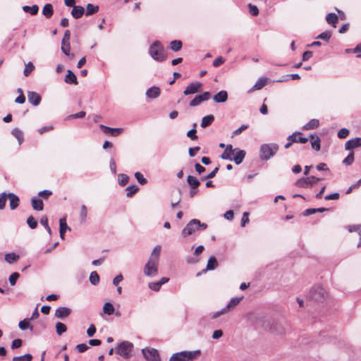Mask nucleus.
Returning a JSON list of instances; mask_svg holds the SVG:
<instances>
[{"instance_id": "obj_1", "label": "nucleus", "mask_w": 361, "mask_h": 361, "mask_svg": "<svg viewBox=\"0 0 361 361\" xmlns=\"http://www.w3.org/2000/svg\"><path fill=\"white\" fill-rule=\"evenodd\" d=\"M161 245H156L144 267V274L147 276L154 277L158 274V264L159 261Z\"/></svg>"}, {"instance_id": "obj_2", "label": "nucleus", "mask_w": 361, "mask_h": 361, "mask_svg": "<svg viewBox=\"0 0 361 361\" xmlns=\"http://www.w3.org/2000/svg\"><path fill=\"white\" fill-rule=\"evenodd\" d=\"M201 355L200 350L192 351H181L173 353L169 361H193Z\"/></svg>"}, {"instance_id": "obj_3", "label": "nucleus", "mask_w": 361, "mask_h": 361, "mask_svg": "<svg viewBox=\"0 0 361 361\" xmlns=\"http://www.w3.org/2000/svg\"><path fill=\"white\" fill-rule=\"evenodd\" d=\"M276 143L262 144L259 147V159L262 161H267L273 157L279 150Z\"/></svg>"}, {"instance_id": "obj_4", "label": "nucleus", "mask_w": 361, "mask_h": 361, "mask_svg": "<svg viewBox=\"0 0 361 361\" xmlns=\"http://www.w3.org/2000/svg\"><path fill=\"white\" fill-rule=\"evenodd\" d=\"M149 54L154 60L158 62H163L166 59L164 48L159 41H155L151 44Z\"/></svg>"}, {"instance_id": "obj_5", "label": "nucleus", "mask_w": 361, "mask_h": 361, "mask_svg": "<svg viewBox=\"0 0 361 361\" xmlns=\"http://www.w3.org/2000/svg\"><path fill=\"white\" fill-rule=\"evenodd\" d=\"M207 228V224L201 223L198 219H194L190 221L182 231L184 237L192 235L197 231H203Z\"/></svg>"}, {"instance_id": "obj_6", "label": "nucleus", "mask_w": 361, "mask_h": 361, "mask_svg": "<svg viewBox=\"0 0 361 361\" xmlns=\"http://www.w3.org/2000/svg\"><path fill=\"white\" fill-rule=\"evenodd\" d=\"M133 350V344L129 341H122L118 343L116 353L124 358H129Z\"/></svg>"}, {"instance_id": "obj_7", "label": "nucleus", "mask_w": 361, "mask_h": 361, "mask_svg": "<svg viewBox=\"0 0 361 361\" xmlns=\"http://www.w3.org/2000/svg\"><path fill=\"white\" fill-rule=\"evenodd\" d=\"M326 296V290L320 286H314L310 291L308 297L315 301L322 302Z\"/></svg>"}, {"instance_id": "obj_8", "label": "nucleus", "mask_w": 361, "mask_h": 361, "mask_svg": "<svg viewBox=\"0 0 361 361\" xmlns=\"http://www.w3.org/2000/svg\"><path fill=\"white\" fill-rule=\"evenodd\" d=\"M321 180L322 178H317L314 176L301 178L295 182V185L302 188H308L312 187Z\"/></svg>"}, {"instance_id": "obj_9", "label": "nucleus", "mask_w": 361, "mask_h": 361, "mask_svg": "<svg viewBox=\"0 0 361 361\" xmlns=\"http://www.w3.org/2000/svg\"><path fill=\"white\" fill-rule=\"evenodd\" d=\"M145 358L148 361H160L159 354L154 348H145L142 350Z\"/></svg>"}, {"instance_id": "obj_10", "label": "nucleus", "mask_w": 361, "mask_h": 361, "mask_svg": "<svg viewBox=\"0 0 361 361\" xmlns=\"http://www.w3.org/2000/svg\"><path fill=\"white\" fill-rule=\"evenodd\" d=\"M71 32L69 30H66L64 32V35L61 42V51L66 55H70L71 44H70Z\"/></svg>"}, {"instance_id": "obj_11", "label": "nucleus", "mask_w": 361, "mask_h": 361, "mask_svg": "<svg viewBox=\"0 0 361 361\" xmlns=\"http://www.w3.org/2000/svg\"><path fill=\"white\" fill-rule=\"evenodd\" d=\"M242 298H233L230 302L228 303V305L221 310L215 312L213 315V318H216L219 317L220 315L225 314L231 308L235 307L237 305H238L241 300Z\"/></svg>"}, {"instance_id": "obj_12", "label": "nucleus", "mask_w": 361, "mask_h": 361, "mask_svg": "<svg viewBox=\"0 0 361 361\" xmlns=\"http://www.w3.org/2000/svg\"><path fill=\"white\" fill-rule=\"evenodd\" d=\"M211 97L209 92H204L202 94L196 95L190 102L189 105L192 107L200 105L202 102L207 101Z\"/></svg>"}, {"instance_id": "obj_13", "label": "nucleus", "mask_w": 361, "mask_h": 361, "mask_svg": "<svg viewBox=\"0 0 361 361\" xmlns=\"http://www.w3.org/2000/svg\"><path fill=\"white\" fill-rule=\"evenodd\" d=\"M233 154H232V161L235 163V164H240L246 155V152L243 149H240L238 147L233 148Z\"/></svg>"}, {"instance_id": "obj_14", "label": "nucleus", "mask_w": 361, "mask_h": 361, "mask_svg": "<svg viewBox=\"0 0 361 361\" xmlns=\"http://www.w3.org/2000/svg\"><path fill=\"white\" fill-rule=\"evenodd\" d=\"M71 309L67 307H59L55 311L54 316L60 319H64L71 314Z\"/></svg>"}, {"instance_id": "obj_15", "label": "nucleus", "mask_w": 361, "mask_h": 361, "mask_svg": "<svg viewBox=\"0 0 361 361\" xmlns=\"http://www.w3.org/2000/svg\"><path fill=\"white\" fill-rule=\"evenodd\" d=\"M202 83L200 82H191L189 84L187 87L183 91V94L185 95H189L191 94L197 93L200 91V89L202 87Z\"/></svg>"}, {"instance_id": "obj_16", "label": "nucleus", "mask_w": 361, "mask_h": 361, "mask_svg": "<svg viewBox=\"0 0 361 361\" xmlns=\"http://www.w3.org/2000/svg\"><path fill=\"white\" fill-rule=\"evenodd\" d=\"M27 99L28 102L33 106H38L41 102L42 97L38 93L35 92L28 91Z\"/></svg>"}, {"instance_id": "obj_17", "label": "nucleus", "mask_w": 361, "mask_h": 361, "mask_svg": "<svg viewBox=\"0 0 361 361\" xmlns=\"http://www.w3.org/2000/svg\"><path fill=\"white\" fill-rule=\"evenodd\" d=\"M8 198L9 199V207L11 210L16 209L20 204L19 197L13 192L8 193Z\"/></svg>"}, {"instance_id": "obj_18", "label": "nucleus", "mask_w": 361, "mask_h": 361, "mask_svg": "<svg viewBox=\"0 0 361 361\" xmlns=\"http://www.w3.org/2000/svg\"><path fill=\"white\" fill-rule=\"evenodd\" d=\"M361 146V137H355L348 140L345 144V149L350 150Z\"/></svg>"}, {"instance_id": "obj_19", "label": "nucleus", "mask_w": 361, "mask_h": 361, "mask_svg": "<svg viewBox=\"0 0 361 361\" xmlns=\"http://www.w3.org/2000/svg\"><path fill=\"white\" fill-rule=\"evenodd\" d=\"M161 94V90L159 87L153 86L148 88L146 91V97L150 99H155L159 97Z\"/></svg>"}, {"instance_id": "obj_20", "label": "nucleus", "mask_w": 361, "mask_h": 361, "mask_svg": "<svg viewBox=\"0 0 361 361\" xmlns=\"http://www.w3.org/2000/svg\"><path fill=\"white\" fill-rule=\"evenodd\" d=\"M213 99L216 103H223L228 99V93L226 90H221L214 95Z\"/></svg>"}, {"instance_id": "obj_21", "label": "nucleus", "mask_w": 361, "mask_h": 361, "mask_svg": "<svg viewBox=\"0 0 361 361\" xmlns=\"http://www.w3.org/2000/svg\"><path fill=\"white\" fill-rule=\"evenodd\" d=\"M32 207L36 211H42L44 209V204L42 199L37 197H33L31 199Z\"/></svg>"}, {"instance_id": "obj_22", "label": "nucleus", "mask_w": 361, "mask_h": 361, "mask_svg": "<svg viewBox=\"0 0 361 361\" xmlns=\"http://www.w3.org/2000/svg\"><path fill=\"white\" fill-rule=\"evenodd\" d=\"M233 151L232 145H227L225 150L221 154L220 157L224 160L232 161V154H233Z\"/></svg>"}, {"instance_id": "obj_23", "label": "nucleus", "mask_w": 361, "mask_h": 361, "mask_svg": "<svg viewBox=\"0 0 361 361\" xmlns=\"http://www.w3.org/2000/svg\"><path fill=\"white\" fill-rule=\"evenodd\" d=\"M310 139L311 140V145L313 149L316 151H319L321 148V140L320 138L315 135L314 134H311L310 135Z\"/></svg>"}, {"instance_id": "obj_24", "label": "nucleus", "mask_w": 361, "mask_h": 361, "mask_svg": "<svg viewBox=\"0 0 361 361\" xmlns=\"http://www.w3.org/2000/svg\"><path fill=\"white\" fill-rule=\"evenodd\" d=\"M67 230H71L68 226L66 224V218H61L59 220V234L60 237L63 239L65 233Z\"/></svg>"}, {"instance_id": "obj_25", "label": "nucleus", "mask_w": 361, "mask_h": 361, "mask_svg": "<svg viewBox=\"0 0 361 361\" xmlns=\"http://www.w3.org/2000/svg\"><path fill=\"white\" fill-rule=\"evenodd\" d=\"M84 13L85 9L82 6H73V8L71 11V15L75 19L80 18L83 16Z\"/></svg>"}, {"instance_id": "obj_26", "label": "nucleus", "mask_w": 361, "mask_h": 361, "mask_svg": "<svg viewBox=\"0 0 361 361\" xmlns=\"http://www.w3.org/2000/svg\"><path fill=\"white\" fill-rule=\"evenodd\" d=\"M187 183L191 189H197L200 185V180L196 177L190 175L187 177Z\"/></svg>"}, {"instance_id": "obj_27", "label": "nucleus", "mask_w": 361, "mask_h": 361, "mask_svg": "<svg viewBox=\"0 0 361 361\" xmlns=\"http://www.w3.org/2000/svg\"><path fill=\"white\" fill-rule=\"evenodd\" d=\"M65 82L68 84H78L77 77L71 70L67 71V74L65 77Z\"/></svg>"}, {"instance_id": "obj_28", "label": "nucleus", "mask_w": 361, "mask_h": 361, "mask_svg": "<svg viewBox=\"0 0 361 361\" xmlns=\"http://www.w3.org/2000/svg\"><path fill=\"white\" fill-rule=\"evenodd\" d=\"M218 267V262L215 257L212 256L209 258L206 267V269L203 270V271H206L207 270L212 271L214 270Z\"/></svg>"}, {"instance_id": "obj_29", "label": "nucleus", "mask_w": 361, "mask_h": 361, "mask_svg": "<svg viewBox=\"0 0 361 361\" xmlns=\"http://www.w3.org/2000/svg\"><path fill=\"white\" fill-rule=\"evenodd\" d=\"M319 125V120L316 118L311 119L309 122L305 124L302 127V129L305 130H312L317 128Z\"/></svg>"}, {"instance_id": "obj_30", "label": "nucleus", "mask_w": 361, "mask_h": 361, "mask_svg": "<svg viewBox=\"0 0 361 361\" xmlns=\"http://www.w3.org/2000/svg\"><path fill=\"white\" fill-rule=\"evenodd\" d=\"M269 330L275 334H283L284 333V329L280 326L279 324L273 322L271 324L269 323Z\"/></svg>"}, {"instance_id": "obj_31", "label": "nucleus", "mask_w": 361, "mask_h": 361, "mask_svg": "<svg viewBox=\"0 0 361 361\" xmlns=\"http://www.w3.org/2000/svg\"><path fill=\"white\" fill-rule=\"evenodd\" d=\"M42 14L47 18H51L54 14L53 6L51 4H47L42 9Z\"/></svg>"}, {"instance_id": "obj_32", "label": "nucleus", "mask_w": 361, "mask_h": 361, "mask_svg": "<svg viewBox=\"0 0 361 361\" xmlns=\"http://www.w3.org/2000/svg\"><path fill=\"white\" fill-rule=\"evenodd\" d=\"M22 9L25 13H29L32 16H35L38 13L39 6L37 4H35L32 6H23Z\"/></svg>"}, {"instance_id": "obj_33", "label": "nucleus", "mask_w": 361, "mask_h": 361, "mask_svg": "<svg viewBox=\"0 0 361 361\" xmlns=\"http://www.w3.org/2000/svg\"><path fill=\"white\" fill-rule=\"evenodd\" d=\"M11 134L18 140L19 145L23 143L24 137L21 130L18 128H15L12 130Z\"/></svg>"}, {"instance_id": "obj_34", "label": "nucleus", "mask_w": 361, "mask_h": 361, "mask_svg": "<svg viewBox=\"0 0 361 361\" xmlns=\"http://www.w3.org/2000/svg\"><path fill=\"white\" fill-rule=\"evenodd\" d=\"M214 121V116L212 114L204 116L202 119L201 127L204 128L210 126Z\"/></svg>"}, {"instance_id": "obj_35", "label": "nucleus", "mask_w": 361, "mask_h": 361, "mask_svg": "<svg viewBox=\"0 0 361 361\" xmlns=\"http://www.w3.org/2000/svg\"><path fill=\"white\" fill-rule=\"evenodd\" d=\"M18 327L20 329L25 331L27 329H30L31 331L33 330V326L30 325L29 319H24L20 321L18 324Z\"/></svg>"}, {"instance_id": "obj_36", "label": "nucleus", "mask_w": 361, "mask_h": 361, "mask_svg": "<svg viewBox=\"0 0 361 361\" xmlns=\"http://www.w3.org/2000/svg\"><path fill=\"white\" fill-rule=\"evenodd\" d=\"M115 309L112 303L107 302L104 303L103 307V312L107 315H111L114 313Z\"/></svg>"}, {"instance_id": "obj_37", "label": "nucleus", "mask_w": 361, "mask_h": 361, "mask_svg": "<svg viewBox=\"0 0 361 361\" xmlns=\"http://www.w3.org/2000/svg\"><path fill=\"white\" fill-rule=\"evenodd\" d=\"M99 11V6L97 5H93L92 4H87L86 6V16H91Z\"/></svg>"}, {"instance_id": "obj_38", "label": "nucleus", "mask_w": 361, "mask_h": 361, "mask_svg": "<svg viewBox=\"0 0 361 361\" xmlns=\"http://www.w3.org/2000/svg\"><path fill=\"white\" fill-rule=\"evenodd\" d=\"M326 20L329 24L335 27V24L338 21V16L334 13H328L326 16Z\"/></svg>"}, {"instance_id": "obj_39", "label": "nucleus", "mask_w": 361, "mask_h": 361, "mask_svg": "<svg viewBox=\"0 0 361 361\" xmlns=\"http://www.w3.org/2000/svg\"><path fill=\"white\" fill-rule=\"evenodd\" d=\"M19 259V255L14 252L8 253L5 255V261L8 264H12Z\"/></svg>"}, {"instance_id": "obj_40", "label": "nucleus", "mask_w": 361, "mask_h": 361, "mask_svg": "<svg viewBox=\"0 0 361 361\" xmlns=\"http://www.w3.org/2000/svg\"><path fill=\"white\" fill-rule=\"evenodd\" d=\"M183 43L180 40H173L170 43V49L173 51H178L181 49Z\"/></svg>"}, {"instance_id": "obj_41", "label": "nucleus", "mask_w": 361, "mask_h": 361, "mask_svg": "<svg viewBox=\"0 0 361 361\" xmlns=\"http://www.w3.org/2000/svg\"><path fill=\"white\" fill-rule=\"evenodd\" d=\"M126 190L127 191L126 196L131 197L139 190V187L136 185H129L126 188Z\"/></svg>"}, {"instance_id": "obj_42", "label": "nucleus", "mask_w": 361, "mask_h": 361, "mask_svg": "<svg viewBox=\"0 0 361 361\" xmlns=\"http://www.w3.org/2000/svg\"><path fill=\"white\" fill-rule=\"evenodd\" d=\"M118 181L121 186H125L129 181V176L125 173H120L118 176Z\"/></svg>"}, {"instance_id": "obj_43", "label": "nucleus", "mask_w": 361, "mask_h": 361, "mask_svg": "<svg viewBox=\"0 0 361 361\" xmlns=\"http://www.w3.org/2000/svg\"><path fill=\"white\" fill-rule=\"evenodd\" d=\"M32 355L27 353L23 355L13 357L12 361H32Z\"/></svg>"}, {"instance_id": "obj_44", "label": "nucleus", "mask_w": 361, "mask_h": 361, "mask_svg": "<svg viewBox=\"0 0 361 361\" xmlns=\"http://www.w3.org/2000/svg\"><path fill=\"white\" fill-rule=\"evenodd\" d=\"M67 331L66 326L62 322H57L56 324V334L61 336L62 334L65 333Z\"/></svg>"}, {"instance_id": "obj_45", "label": "nucleus", "mask_w": 361, "mask_h": 361, "mask_svg": "<svg viewBox=\"0 0 361 361\" xmlns=\"http://www.w3.org/2000/svg\"><path fill=\"white\" fill-rule=\"evenodd\" d=\"M267 78H259L256 83L252 87L253 90H260L264 87L267 84Z\"/></svg>"}, {"instance_id": "obj_46", "label": "nucleus", "mask_w": 361, "mask_h": 361, "mask_svg": "<svg viewBox=\"0 0 361 361\" xmlns=\"http://www.w3.org/2000/svg\"><path fill=\"white\" fill-rule=\"evenodd\" d=\"M99 281V276L98 274L97 273V271H92L90 275V282L92 285L96 286L97 284H98Z\"/></svg>"}, {"instance_id": "obj_47", "label": "nucleus", "mask_w": 361, "mask_h": 361, "mask_svg": "<svg viewBox=\"0 0 361 361\" xmlns=\"http://www.w3.org/2000/svg\"><path fill=\"white\" fill-rule=\"evenodd\" d=\"M87 215V209L85 205L82 204L80 208V221L84 223Z\"/></svg>"}, {"instance_id": "obj_48", "label": "nucleus", "mask_w": 361, "mask_h": 361, "mask_svg": "<svg viewBox=\"0 0 361 361\" xmlns=\"http://www.w3.org/2000/svg\"><path fill=\"white\" fill-rule=\"evenodd\" d=\"M134 176L137 182L140 185H143L147 183V179L143 176V175L140 172H135Z\"/></svg>"}, {"instance_id": "obj_49", "label": "nucleus", "mask_w": 361, "mask_h": 361, "mask_svg": "<svg viewBox=\"0 0 361 361\" xmlns=\"http://www.w3.org/2000/svg\"><path fill=\"white\" fill-rule=\"evenodd\" d=\"M8 193L3 192L0 194V210H2L5 208Z\"/></svg>"}, {"instance_id": "obj_50", "label": "nucleus", "mask_w": 361, "mask_h": 361, "mask_svg": "<svg viewBox=\"0 0 361 361\" xmlns=\"http://www.w3.org/2000/svg\"><path fill=\"white\" fill-rule=\"evenodd\" d=\"M26 222H27V224L28 225V226L31 229H35L37 226V221H36V219L32 216H30L27 219V221Z\"/></svg>"}, {"instance_id": "obj_51", "label": "nucleus", "mask_w": 361, "mask_h": 361, "mask_svg": "<svg viewBox=\"0 0 361 361\" xmlns=\"http://www.w3.org/2000/svg\"><path fill=\"white\" fill-rule=\"evenodd\" d=\"M331 37V32L330 31H325L319 34L316 38L328 42Z\"/></svg>"}, {"instance_id": "obj_52", "label": "nucleus", "mask_w": 361, "mask_h": 361, "mask_svg": "<svg viewBox=\"0 0 361 361\" xmlns=\"http://www.w3.org/2000/svg\"><path fill=\"white\" fill-rule=\"evenodd\" d=\"M148 287L154 291H159L161 287V285L159 281L150 282L148 283Z\"/></svg>"}, {"instance_id": "obj_53", "label": "nucleus", "mask_w": 361, "mask_h": 361, "mask_svg": "<svg viewBox=\"0 0 361 361\" xmlns=\"http://www.w3.org/2000/svg\"><path fill=\"white\" fill-rule=\"evenodd\" d=\"M354 161V154L353 152H350L343 161V163L346 165H350Z\"/></svg>"}, {"instance_id": "obj_54", "label": "nucleus", "mask_w": 361, "mask_h": 361, "mask_svg": "<svg viewBox=\"0 0 361 361\" xmlns=\"http://www.w3.org/2000/svg\"><path fill=\"white\" fill-rule=\"evenodd\" d=\"M20 277V274L18 272H13L9 276L10 284L13 286L16 283L17 280Z\"/></svg>"}, {"instance_id": "obj_55", "label": "nucleus", "mask_w": 361, "mask_h": 361, "mask_svg": "<svg viewBox=\"0 0 361 361\" xmlns=\"http://www.w3.org/2000/svg\"><path fill=\"white\" fill-rule=\"evenodd\" d=\"M250 13L253 16H257L259 14L258 8L252 4L247 5Z\"/></svg>"}, {"instance_id": "obj_56", "label": "nucleus", "mask_w": 361, "mask_h": 361, "mask_svg": "<svg viewBox=\"0 0 361 361\" xmlns=\"http://www.w3.org/2000/svg\"><path fill=\"white\" fill-rule=\"evenodd\" d=\"M35 68L34 65L32 63L29 62L27 64L25 65V69L23 71V73L25 76H27Z\"/></svg>"}, {"instance_id": "obj_57", "label": "nucleus", "mask_w": 361, "mask_h": 361, "mask_svg": "<svg viewBox=\"0 0 361 361\" xmlns=\"http://www.w3.org/2000/svg\"><path fill=\"white\" fill-rule=\"evenodd\" d=\"M219 166H216L209 174H207V176L202 177V180L210 179V178H214L216 176V174L217 173V172L219 171Z\"/></svg>"}, {"instance_id": "obj_58", "label": "nucleus", "mask_w": 361, "mask_h": 361, "mask_svg": "<svg viewBox=\"0 0 361 361\" xmlns=\"http://www.w3.org/2000/svg\"><path fill=\"white\" fill-rule=\"evenodd\" d=\"M89 348V346L86 343L78 344L75 346V349L78 353H84Z\"/></svg>"}, {"instance_id": "obj_59", "label": "nucleus", "mask_w": 361, "mask_h": 361, "mask_svg": "<svg viewBox=\"0 0 361 361\" xmlns=\"http://www.w3.org/2000/svg\"><path fill=\"white\" fill-rule=\"evenodd\" d=\"M248 128V126L247 125H242L240 127H239L238 129H236L235 130H234L233 133H232V137H233L234 136H236L239 134H240L243 130H246Z\"/></svg>"}, {"instance_id": "obj_60", "label": "nucleus", "mask_w": 361, "mask_h": 361, "mask_svg": "<svg viewBox=\"0 0 361 361\" xmlns=\"http://www.w3.org/2000/svg\"><path fill=\"white\" fill-rule=\"evenodd\" d=\"M123 132V128H111V135L113 137H117L121 135Z\"/></svg>"}, {"instance_id": "obj_61", "label": "nucleus", "mask_w": 361, "mask_h": 361, "mask_svg": "<svg viewBox=\"0 0 361 361\" xmlns=\"http://www.w3.org/2000/svg\"><path fill=\"white\" fill-rule=\"evenodd\" d=\"M23 344V341L20 338H16L13 340L11 343V348L16 349L21 347Z\"/></svg>"}, {"instance_id": "obj_62", "label": "nucleus", "mask_w": 361, "mask_h": 361, "mask_svg": "<svg viewBox=\"0 0 361 361\" xmlns=\"http://www.w3.org/2000/svg\"><path fill=\"white\" fill-rule=\"evenodd\" d=\"M349 134V130L347 128H341L338 132V137L339 138H345Z\"/></svg>"}, {"instance_id": "obj_63", "label": "nucleus", "mask_w": 361, "mask_h": 361, "mask_svg": "<svg viewBox=\"0 0 361 361\" xmlns=\"http://www.w3.org/2000/svg\"><path fill=\"white\" fill-rule=\"evenodd\" d=\"M249 213L247 212H245L243 214V216L241 219V226L244 227L245 226L246 224L249 222Z\"/></svg>"}, {"instance_id": "obj_64", "label": "nucleus", "mask_w": 361, "mask_h": 361, "mask_svg": "<svg viewBox=\"0 0 361 361\" xmlns=\"http://www.w3.org/2000/svg\"><path fill=\"white\" fill-rule=\"evenodd\" d=\"M361 185V178L357 180L355 184H353L351 186H350L348 190H346V194H350L352 190L355 188H357Z\"/></svg>"}]
</instances>
